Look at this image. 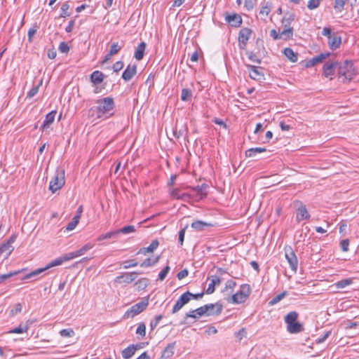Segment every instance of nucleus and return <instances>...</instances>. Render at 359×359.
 <instances>
[{
	"label": "nucleus",
	"mask_w": 359,
	"mask_h": 359,
	"mask_svg": "<svg viewBox=\"0 0 359 359\" xmlns=\"http://www.w3.org/2000/svg\"><path fill=\"white\" fill-rule=\"evenodd\" d=\"M170 196L177 200H184L186 201L187 198H189V197L191 196V193H180V191L179 189H172L170 191Z\"/></svg>",
	"instance_id": "18"
},
{
	"label": "nucleus",
	"mask_w": 359,
	"mask_h": 359,
	"mask_svg": "<svg viewBox=\"0 0 359 359\" xmlns=\"http://www.w3.org/2000/svg\"><path fill=\"white\" fill-rule=\"evenodd\" d=\"M60 334L62 337H72L75 334L74 331L69 328V329H63L60 331Z\"/></svg>",
	"instance_id": "47"
},
{
	"label": "nucleus",
	"mask_w": 359,
	"mask_h": 359,
	"mask_svg": "<svg viewBox=\"0 0 359 359\" xmlns=\"http://www.w3.org/2000/svg\"><path fill=\"white\" fill-rule=\"evenodd\" d=\"M287 295V292H283L276 297H274L270 302V305H274L279 302L281 299H283Z\"/></svg>",
	"instance_id": "48"
},
{
	"label": "nucleus",
	"mask_w": 359,
	"mask_h": 359,
	"mask_svg": "<svg viewBox=\"0 0 359 359\" xmlns=\"http://www.w3.org/2000/svg\"><path fill=\"white\" fill-rule=\"evenodd\" d=\"M320 1L321 0H309L307 4V7L310 10L317 8L320 5Z\"/></svg>",
	"instance_id": "53"
},
{
	"label": "nucleus",
	"mask_w": 359,
	"mask_h": 359,
	"mask_svg": "<svg viewBox=\"0 0 359 359\" xmlns=\"http://www.w3.org/2000/svg\"><path fill=\"white\" fill-rule=\"evenodd\" d=\"M65 170L63 169H57L55 171L54 177L50 182L49 189L52 193H55L60 190L65 184Z\"/></svg>",
	"instance_id": "2"
},
{
	"label": "nucleus",
	"mask_w": 359,
	"mask_h": 359,
	"mask_svg": "<svg viewBox=\"0 0 359 359\" xmlns=\"http://www.w3.org/2000/svg\"><path fill=\"white\" fill-rule=\"evenodd\" d=\"M146 46L147 44L144 41L138 44L134 54V57L137 60H141L143 58Z\"/></svg>",
	"instance_id": "21"
},
{
	"label": "nucleus",
	"mask_w": 359,
	"mask_h": 359,
	"mask_svg": "<svg viewBox=\"0 0 359 359\" xmlns=\"http://www.w3.org/2000/svg\"><path fill=\"white\" fill-rule=\"evenodd\" d=\"M252 33L251 29L248 27L242 28L238 33V42L240 45L243 46H245L248 43V41Z\"/></svg>",
	"instance_id": "9"
},
{
	"label": "nucleus",
	"mask_w": 359,
	"mask_h": 359,
	"mask_svg": "<svg viewBox=\"0 0 359 359\" xmlns=\"http://www.w3.org/2000/svg\"><path fill=\"white\" fill-rule=\"evenodd\" d=\"M296 203H299V206L297 210L296 219L298 222L310 218V214L309 213L306 207L302 203L297 201Z\"/></svg>",
	"instance_id": "12"
},
{
	"label": "nucleus",
	"mask_w": 359,
	"mask_h": 359,
	"mask_svg": "<svg viewBox=\"0 0 359 359\" xmlns=\"http://www.w3.org/2000/svg\"><path fill=\"white\" fill-rule=\"evenodd\" d=\"M19 272L20 271H18L11 272V273H8L6 274L0 275V283H3L6 279H8L15 275H17Z\"/></svg>",
	"instance_id": "61"
},
{
	"label": "nucleus",
	"mask_w": 359,
	"mask_h": 359,
	"mask_svg": "<svg viewBox=\"0 0 359 359\" xmlns=\"http://www.w3.org/2000/svg\"><path fill=\"white\" fill-rule=\"evenodd\" d=\"M158 240H154L148 247L141 248L137 253L145 255L147 253L153 252L158 248Z\"/></svg>",
	"instance_id": "20"
},
{
	"label": "nucleus",
	"mask_w": 359,
	"mask_h": 359,
	"mask_svg": "<svg viewBox=\"0 0 359 359\" xmlns=\"http://www.w3.org/2000/svg\"><path fill=\"white\" fill-rule=\"evenodd\" d=\"M123 268L129 269L130 267H135L138 265L137 262L135 259L126 260L123 262Z\"/></svg>",
	"instance_id": "54"
},
{
	"label": "nucleus",
	"mask_w": 359,
	"mask_h": 359,
	"mask_svg": "<svg viewBox=\"0 0 359 359\" xmlns=\"http://www.w3.org/2000/svg\"><path fill=\"white\" fill-rule=\"evenodd\" d=\"M118 235H117L116 230H115V231H109V232H107L106 233L99 236L97 238V241H102L105 239H110V238L116 237Z\"/></svg>",
	"instance_id": "38"
},
{
	"label": "nucleus",
	"mask_w": 359,
	"mask_h": 359,
	"mask_svg": "<svg viewBox=\"0 0 359 359\" xmlns=\"http://www.w3.org/2000/svg\"><path fill=\"white\" fill-rule=\"evenodd\" d=\"M285 256L292 271L296 272L298 266V259L291 247L285 248Z\"/></svg>",
	"instance_id": "6"
},
{
	"label": "nucleus",
	"mask_w": 359,
	"mask_h": 359,
	"mask_svg": "<svg viewBox=\"0 0 359 359\" xmlns=\"http://www.w3.org/2000/svg\"><path fill=\"white\" fill-rule=\"evenodd\" d=\"M191 227L198 231H201L205 229V227L212 226L210 223H208L201 220H196L191 223Z\"/></svg>",
	"instance_id": "27"
},
{
	"label": "nucleus",
	"mask_w": 359,
	"mask_h": 359,
	"mask_svg": "<svg viewBox=\"0 0 359 359\" xmlns=\"http://www.w3.org/2000/svg\"><path fill=\"white\" fill-rule=\"evenodd\" d=\"M239 292L245 294L246 298H248L250 293V286L248 285H245V284L242 285Z\"/></svg>",
	"instance_id": "64"
},
{
	"label": "nucleus",
	"mask_w": 359,
	"mask_h": 359,
	"mask_svg": "<svg viewBox=\"0 0 359 359\" xmlns=\"http://www.w3.org/2000/svg\"><path fill=\"white\" fill-rule=\"evenodd\" d=\"M104 76L102 72L100 71H95L90 75V81L94 85L101 83L104 80Z\"/></svg>",
	"instance_id": "24"
},
{
	"label": "nucleus",
	"mask_w": 359,
	"mask_h": 359,
	"mask_svg": "<svg viewBox=\"0 0 359 359\" xmlns=\"http://www.w3.org/2000/svg\"><path fill=\"white\" fill-rule=\"evenodd\" d=\"M281 39L284 40L290 39L293 36L292 27H284V29L280 32Z\"/></svg>",
	"instance_id": "36"
},
{
	"label": "nucleus",
	"mask_w": 359,
	"mask_h": 359,
	"mask_svg": "<svg viewBox=\"0 0 359 359\" xmlns=\"http://www.w3.org/2000/svg\"><path fill=\"white\" fill-rule=\"evenodd\" d=\"M123 46H124L123 41H121V43L113 42V43H111V46H110L109 51L111 52V53L116 55L122 49Z\"/></svg>",
	"instance_id": "35"
},
{
	"label": "nucleus",
	"mask_w": 359,
	"mask_h": 359,
	"mask_svg": "<svg viewBox=\"0 0 359 359\" xmlns=\"http://www.w3.org/2000/svg\"><path fill=\"white\" fill-rule=\"evenodd\" d=\"M170 266L168 265H167L162 271H160V273H158V279L160 280H163L164 278L166 277L167 274L168 273V272L170 271Z\"/></svg>",
	"instance_id": "55"
},
{
	"label": "nucleus",
	"mask_w": 359,
	"mask_h": 359,
	"mask_svg": "<svg viewBox=\"0 0 359 359\" xmlns=\"http://www.w3.org/2000/svg\"><path fill=\"white\" fill-rule=\"evenodd\" d=\"M39 27L36 25H34L29 30H28V40L32 41V36L36 33Z\"/></svg>",
	"instance_id": "58"
},
{
	"label": "nucleus",
	"mask_w": 359,
	"mask_h": 359,
	"mask_svg": "<svg viewBox=\"0 0 359 359\" xmlns=\"http://www.w3.org/2000/svg\"><path fill=\"white\" fill-rule=\"evenodd\" d=\"M356 74L353 64L352 62L346 60L339 67V76L344 77L347 81H351Z\"/></svg>",
	"instance_id": "4"
},
{
	"label": "nucleus",
	"mask_w": 359,
	"mask_h": 359,
	"mask_svg": "<svg viewBox=\"0 0 359 359\" xmlns=\"http://www.w3.org/2000/svg\"><path fill=\"white\" fill-rule=\"evenodd\" d=\"M123 66L124 65L122 61H118L113 65L112 68L114 72L117 73L123 68Z\"/></svg>",
	"instance_id": "62"
},
{
	"label": "nucleus",
	"mask_w": 359,
	"mask_h": 359,
	"mask_svg": "<svg viewBox=\"0 0 359 359\" xmlns=\"http://www.w3.org/2000/svg\"><path fill=\"white\" fill-rule=\"evenodd\" d=\"M58 50L62 53H67L69 51V46L66 42L63 41L60 43Z\"/></svg>",
	"instance_id": "59"
},
{
	"label": "nucleus",
	"mask_w": 359,
	"mask_h": 359,
	"mask_svg": "<svg viewBox=\"0 0 359 359\" xmlns=\"http://www.w3.org/2000/svg\"><path fill=\"white\" fill-rule=\"evenodd\" d=\"M135 231H136V229L134 226L128 225V226H126L123 228L117 229L116 232H117V235H118L120 233L128 234V233H133Z\"/></svg>",
	"instance_id": "37"
},
{
	"label": "nucleus",
	"mask_w": 359,
	"mask_h": 359,
	"mask_svg": "<svg viewBox=\"0 0 359 359\" xmlns=\"http://www.w3.org/2000/svg\"><path fill=\"white\" fill-rule=\"evenodd\" d=\"M264 151H266L265 148H262V147L250 148L245 151V156L247 157H255L257 154H259V153H262Z\"/></svg>",
	"instance_id": "33"
},
{
	"label": "nucleus",
	"mask_w": 359,
	"mask_h": 359,
	"mask_svg": "<svg viewBox=\"0 0 359 359\" xmlns=\"http://www.w3.org/2000/svg\"><path fill=\"white\" fill-rule=\"evenodd\" d=\"M97 107L89 109V116H96L97 118L107 119L113 115L111 111L115 107L114 99L111 97H104L97 100Z\"/></svg>",
	"instance_id": "1"
},
{
	"label": "nucleus",
	"mask_w": 359,
	"mask_h": 359,
	"mask_svg": "<svg viewBox=\"0 0 359 359\" xmlns=\"http://www.w3.org/2000/svg\"><path fill=\"white\" fill-rule=\"evenodd\" d=\"M340 246L343 252L348 250L349 241L348 239H344L340 242Z\"/></svg>",
	"instance_id": "63"
},
{
	"label": "nucleus",
	"mask_w": 359,
	"mask_h": 359,
	"mask_svg": "<svg viewBox=\"0 0 359 359\" xmlns=\"http://www.w3.org/2000/svg\"><path fill=\"white\" fill-rule=\"evenodd\" d=\"M159 260V257H156L154 259H151L150 258H147L144 260V262L140 264L142 267H149L156 264Z\"/></svg>",
	"instance_id": "44"
},
{
	"label": "nucleus",
	"mask_w": 359,
	"mask_h": 359,
	"mask_svg": "<svg viewBox=\"0 0 359 359\" xmlns=\"http://www.w3.org/2000/svg\"><path fill=\"white\" fill-rule=\"evenodd\" d=\"M56 113L57 111L54 110L50 111L46 116L45 120L43 121V123L41 126L42 129L48 128L53 123Z\"/></svg>",
	"instance_id": "25"
},
{
	"label": "nucleus",
	"mask_w": 359,
	"mask_h": 359,
	"mask_svg": "<svg viewBox=\"0 0 359 359\" xmlns=\"http://www.w3.org/2000/svg\"><path fill=\"white\" fill-rule=\"evenodd\" d=\"M247 67L249 71V76L252 79L259 81L264 79V74L259 70L260 67L250 65H248Z\"/></svg>",
	"instance_id": "10"
},
{
	"label": "nucleus",
	"mask_w": 359,
	"mask_h": 359,
	"mask_svg": "<svg viewBox=\"0 0 359 359\" xmlns=\"http://www.w3.org/2000/svg\"><path fill=\"white\" fill-rule=\"evenodd\" d=\"M192 97V91L189 88H183L181 93V100L182 101H188Z\"/></svg>",
	"instance_id": "42"
},
{
	"label": "nucleus",
	"mask_w": 359,
	"mask_h": 359,
	"mask_svg": "<svg viewBox=\"0 0 359 359\" xmlns=\"http://www.w3.org/2000/svg\"><path fill=\"white\" fill-rule=\"evenodd\" d=\"M330 55V53H320V55H318L316 57H313L315 58V60L318 64L320 62H322L324 60L327 58Z\"/></svg>",
	"instance_id": "56"
},
{
	"label": "nucleus",
	"mask_w": 359,
	"mask_h": 359,
	"mask_svg": "<svg viewBox=\"0 0 359 359\" xmlns=\"http://www.w3.org/2000/svg\"><path fill=\"white\" fill-rule=\"evenodd\" d=\"M209 307L210 306H203L196 309L190 311L185 314V319H187L188 318H192L195 319L199 318L201 316L205 315V313H207Z\"/></svg>",
	"instance_id": "11"
},
{
	"label": "nucleus",
	"mask_w": 359,
	"mask_h": 359,
	"mask_svg": "<svg viewBox=\"0 0 359 359\" xmlns=\"http://www.w3.org/2000/svg\"><path fill=\"white\" fill-rule=\"evenodd\" d=\"M137 74V66L128 65L122 74V78L126 81H129Z\"/></svg>",
	"instance_id": "14"
},
{
	"label": "nucleus",
	"mask_w": 359,
	"mask_h": 359,
	"mask_svg": "<svg viewBox=\"0 0 359 359\" xmlns=\"http://www.w3.org/2000/svg\"><path fill=\"white\" fill-rule=\"evenodd\" d=\"M304 330L302 325L296 321L287 325V330L291 334H297L302 332Z\"/></svg>",
	"instance_id": "22"
},
{
	"label": "nucleus",
	"mask_w": 359,
	"mask_h": 359,
	"mask_svg": "<svg viewBox=\"0 0 359 359\" xmlns=\"http://www.w3.org/2000/svg\"><path fill=\"white\" fill-rule=\"evenodd\" d=\"M79 215H75L72 219V220L68 223L67 227H66V229L67 231H72L73 229H75V227L76 226V225L79 224Z\"/></svg>",
	"instance_id": "39"
},
{
	"label": "nucleus",
	"mask_w": 359,
	"mask_h": 359,
	"mask_svg": "<svg viewBox=\"0 0 359 359\" xmlns=\"http://www.w3.org/2000/svg\"><path fill=\"white\" fill-rule=\"evenodd\" d=\"M183 189H191L193 193H191V196L189 197V198H192L196 201H199L200 200L205 198L208 194V185L206 184H203L196 187L186 186L183 187Z\"/></svg>",
	"instance_id": "3"
},
{
	"label": "nucleus",
	"mask_w": 359,
	"mask_h": 359,
	"mask_svg": "<svg viewBox=\"0 0 359 359\" xmlns=\"http://www.w3.org/2000/svg\"><path fill=\"white\" fill-rule=\"evenodd\" d=\"M346 4V0H334V8L335 10L341 12L344 8V5Z\"/></svg>",
	"instance_id": "49"
},
{
	"label": "nucleus",
	"mask_w": 359,
	"mask_h": 359,
	"mask_svg": "<svg viewBox=\"0 0 359 359\" xmlns=\"http://www.w3.org/2000/svg\"><path fill=\"white\" fill-rule=\"evenodd\" d=\"M294 20V15L293 13L287 12L285 13L281 22L284 27H291L290 25Z\"/></svg>",
	"instance_id": "29"
},
{
	"label": "nucleus",
	"mask_w": 359,
	"mask_h": 359,
	"mask_svg": "<svg viewBox=\"0 0 359 359\" xmlns=\"http://www.w3.org/2000/svg\"><path fill=\"white\" fill-rule=\"evenodd\" d=\"M94 246H95V244L93 243H88L85 244L82 248L77 250L79 256L84 255L87 251L92 249Z\"/></svg>",
	"instance_id": "45"
},
{
	"label": "nucleus",
	"mask_w": 359,
	"mask_h": 359,
	"mask_svg": "<svg viewBox=\"0 0 359 359\" xmlns=\"http://www.w3.org/2000/svg\"><path fill=\"white\" fill-rule=\"evenodd\" d=\"M188 296H190L188 293H183L180 298L177 299L173 308L172 309V313L178 312L185 304L189 302Z\"/></svg>",
	"instance_id": "13"
},
{
	"label": "nucleus",
	"mask_w": 359,
	"mask_h": 359,
	"mask_svg": "<svg viewBox=\"0 0 359 359\" xmlns=\"http://www.w3.org/2000/svg\"><path fill=\"white\" fill-rule=\"evenodd\" d=\"M283 54L292 62H295L298 60V54L294 53L290 48H285L283 50Z\"/></svg>",
	"instance_id": "28"
},
{
	"label": "nucleus",
	"mask_w": 359,
	"mask_h": 359,
	"mask_svg": "<svg viewBox=\"0 0 359 359\" xmlns=\"http://www.w3.org/2000/svg\"><path fill=\"white\" fill-rule=\"evenodd\" d=\"M149 305L148 299H144L141 302L132 306L124 314L125 318H133L144 311Z\"/></svg>",
	"instance_id": "5"
},
{
	"label": "nucleus",
	"mask_w": 359,
	"mask_h": 359,
	"mask_svg": "<svg viewBox=\"0 0 359 359\" xmlns=\"http://www.w3.org/2000/svg\"><path fill=\"white\" fill-rule=\"evenodd\" d=\"M341 43V37L337 34H333L328 39V46H329L330 48L332 50H334L337 48H339Z\"/></svg>",
	"instance_id": "16"
},
{
	"label": "nucleus",
	"mask_w": 359,
	"mask_h": 359,
	"mask_svg": "<svg viewBox=\"0 0 359 359\" xmlns=\"http://www.w3.org/2000/svg\"><path fill=\"white\" fill-rule=\"evenodd\" d=\"M142 274L141 272H131V273H123L121 275L116 277L115 281L119 283H130L134 281L137 275Z\"/></svg>",
	"instance_id": "8"
},
{
	"label": "nucleus",
	"mask_w": 359,
	"mask_h": 359,
	"mask_svg": "<svg viewBox=\"0 0 359 359\" xmlns=\"http://www.w3.org/2000/svg\"><path fill=\"white\" fill-rule=\"evenodd\" d=\"M14 248L13 245H10L9 244L4 243L0 247V257L1 256L4 257V259H7L8 256L13 251Z\"/></svg>",
	"instance_id": "23"
},
{
	"label": "nucleus",
	"mask_w": 359,
	"mask_h": 359,
	"mask_svg": "<svg viewBox=\"0 0 359 359\" xmlns=\"http://www.w3.org/2000/svg\"><path fill=\"white\" fill-rule=\"evenodd\" d=\"M205 306H212V307L208 308L207 313H205L206 316L218 315L222 311V305L219 303L205 304Z\"/></svg>",
	"instance_id": "17"
},
{
	"label": "nucleus",
	"mask_w": 359,
	"mask_h": 359,
	"mask_svg": "<svg viewBox=\"0 0 359 359\" xmlns=\"http://www.w3.org/2000/svg\"><path fill=\"white\" fill-rule=\"evenodd\" d=\"M138 290H144L149 285V279L147 278H142L139 279L135 284Z\"/></svg>",
	"instance_id": "40"
},
{
	"label": "nucleus",
	"mask_w": 359,
	"mask_h": 359,
	"mask_svg": "<svg viewBox=\"0 0 359 359\" xmlns=\"http://www.w3.org/2000/svg\"><path fill=\"white\" fill-rule=\"evenodd\" d=\"M22 311V305L20 303H18L15 305V307L11 310L10 314L13 316L20 313Z\"/></svg>",
	"instance_id": "60"
},
{
	"label": "nucleus",
	"mask_w": 359,
	"mask_h": 359,
	"mask_svg": "<svg viewBox=\"0 0 359 359\" xmlns=\"http://www.w3.org/2000/svg\"><path fill=\"white\" fill-rule=\"evenodd\" d=\"M65 260L64 259V257H60L54 260H53L51 262H50L48 264L46 265V266L42 268L43 269H45V271L53 266H57L61 265L63 262H65Z\"/></svg>",
	"instance_id": "34"
},
{
	"label": "nucleus",
	"mask_w": 359,
	"mask_h": 359,
	"mask_svg": "<svg viewBox=\"0 0 359 359\" xmlns=\"http://www.w3.org/2000/svg\"><path fill=\"white\" fill-rule=\"evenodd\" d=\"M175 347V342L169 344L163 351L160 359H168L174 354V349Z\"/></svg>",
	"instance_id": "19"
},
{
	"label": "nucleus",
	"mask_w": 359,
	"mask_h": 359,
	"mask_svg": "<svg viewBox=\"0 0 359 359\" xmlns=\"http://www.w3.org/2000/svg\"><path fill=\"white\" fill-rule=\"evenodd\" d=\"M136 334L140 335L142 337H144L146 334V325L144 323H141L138 325V327L136 330Z\"/></svg>",
	"instance_id": "52"
},
{
	"label": "nucleus",
	"mask_w": 359,
	"mask_h": 359,
	"mask_svg": "<svg viewBox=\"0 0 359 359\" xmlns=\"http://www.w3.org/2000/svg\"><path fill=\"white\" fill-rule=\"evenodd\" d=\"M353 283V279L351 278H346L341 280L335 283V286L337 288H344L348 285H350Z\"/></svg>",
	"instance_id": "41"
},
{
	"label": "nucleus",
	"mask_w": 359,
	"mask_h": 359,
	"mask_svg": "<svg viewBox=\"0 0 359 359\" xmlns=\"http://www.w3.org/2000/svg\"><path fill=\"white\" fill-rule=\"evenodd\" d=\"M246 294L239 291L232 295L231 301L233 304H241L243 303L246 300Z\"/></svg>",
	"instance_id": "31"
},
{
	"label": "nucleus",
	"mask_w": 359,
	"mask_h": 359,
	"mask_svg": "<svg viewBox=\"0 0 359 359\" xmlns=\"http://www.w3.org/2000/svg\"><path fill=\"white\" fill-rule=\"evenodd\" d=\"M137 348L134 345H130L122 351V356L125 359L130 358L135 353Z\"/></svg>",
	"instance_id": "30"
},
{
	"label": "nucleus",
	"mask_w": 359,
	"mask_h": 359,
	"mask_svg": "<svg viewBox=\"0 0 359 359\" xmlns=\"http://www.w3.org/2000/svg\"><path fill=\"white\" fill-rule=\"evenodd\" d=\"M45 271V269H43L42 268H40V269H36L27 274H26L22 278V280H27V279H29V278H33L37 275H39L40 273H43Z\"/></svg>",
	"instance_id": "46"
},
{
	"label": "nucleus",
	"mask_w": 359,
	"mask_h": 359,
	"mask_svg": "<svg viewBox=\"0 0 359 359\" xmlns=\"http://www.w3.org/2000/svg\"><path fill=\"white\" fill-rule=\"evenodd\" d=\"M298 313L296 311H291L288 313L285 317V322L287 325L295 323L298 318Z\"/></svg>",
	"instance_id": "32"
},
{
	"label": "nucleus",
	"mask_w": 359,
	"mask_h": 359,
	"mask_svg": "<svg viewBox=\"0 0 359 359\" xmlns=\"http://www.w3.org/2000/svg\"><path fill=\"white\" fill-rule=\"evenodd\" d=\"M69 8V5L67 2L64 3L61 6V13L60 17V18H65L66 16H69L70 13L67 12V11Z\"/></svg>",
	"instance_id": "50"
},
{
	"label": "nucleus",
	"mask_w": 359,
	"mask_h": 359,
	"mask_svg": "<svg viewBox=\"0 0 359 359\" xmlns=\"http://www.w3.org/2000/svg\"><path fill=\"white\" fill-rule=\"evenodd\" d=\"M41 83H42V81H41L40 83L37 86H33L32 88V89L27 93V97L31 98V97H34L35 95H36L37 93L39 92V87L41 85Z\"/></svg>",
	"instance_id": "51"
},
{
	"label": "nucleus",
	"mask_w": 359,
	"mask_h": 359,
	"mask_svg": "<svg viewBox=\"0 0 359 359\" xmlns=\"http://www.w3.org/2000/svg\"><path fill=\"white\" fill-rule=\"evenodd\" d=\"M272 9V4L269 1H264L261 4V8L259 11V15L267 17Z\"/></svg>",
	"instance_id": "26"
},
{
	"label": "nucleus",
	"mask_w": 359,
	"mask_h": 359,
	"mask_svg": "<svg viewBox=\"0 0 359 359\" xmlns=\"http://www.w3.org/2000/svg\"><path fill=\"white\" fill-rule=\"evenodd\" d=\"M63 257H64V259L65 260V262H67V261L71 260L74 258H76L77 257H79V255L78 253V251L76 250L74 252H71L67 254H65V255H63Z\"/></svg>",
	"instance_id": "57"
},
{
	"label": "nucleus",
	"mask_w": 359,
	"mask_h": 359,
	"mask_svg": "<svg viewBox=\"0 0 359 359\" xmlns=\"http://www.w3.org/2000/svg\"><path fill=\"white\" fill-rule=\"evenodd\" d=\"M29 325L27 324H25L24 325H20L18 327L14 328L13 330H11V333L14 334H22L24 332H26L29 329Z\"/></svg>",
	"instance_id": "43"
},
{
	"label": "nucleus",
	"mask_w": 359,
	"mask_h": 359,
	"mask_svg": "<svg viewBox=\"0 0 359 359\" xmlns=\"http://www.w3.org/2000/svg\"><path fill=\"white\" fill-rule=\"evenodd\" d=\"M339 63L336 61L333 62L332 63H326L324 65L323 69V74L325 77H328L329 76H332L334 74V69L337 67H338Z\"/></svg>",
	"instance_id": "15"
},
{
	"label": "nucleus",
	"mask_w": 359,
	"mask_h": 359,
	"mask_svg": "<svg viewBox=\"0 0 359 359\" xmlns=\"http://www.w3.org/2000/svg\"><path fill=\"white\" fill-rule=\"evenodd\" d=\"M225 20L228 22L231 27H239L243 22V20L241 16L237 13H226L224 14Z\"/></svg>",
	"instance_id": "7"
}]
</instances>
